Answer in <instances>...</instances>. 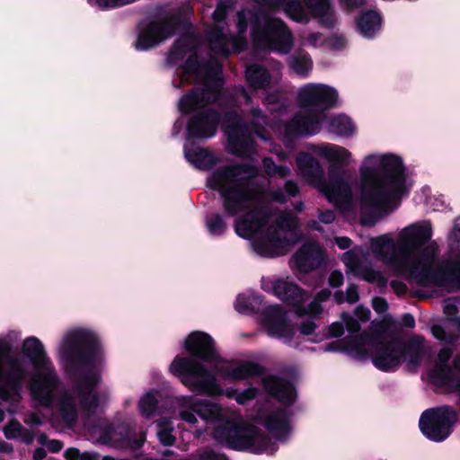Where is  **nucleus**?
Here are the masks:
<instances>
[{"label":"nucleus","instance_id":"nucleus-53","mask_svg":"<svg viewBox=\"0 0 460 460\" xmlns=\"http://www.w3.org/2000/svg\"><path fill=\"white\" fill-rule=\"evenodd\" d=\"M62 447V443L56 439L49 441V443L48 444V448L54 453L60 451Z\"/></svg>","mask_w":460,"mask_h":460},{"label":"nucleus","instance_id":"nucleus-54","mask_svg":"<svg viewBox=\"0 0 460 460\" xmlns=\"http://www.w3.org/2000/svg\"><path fill=\"white\" fill-rule=\"evenodd\" d=\"M13 450V446L4 440H0V452L12 453Z\"/></svg>","mask_w":460,"mask_h":460},{"label":"nucleus","instance_id":"nucleus-57","mask_svg":"<svg viewBox=\"0 0 460 460\" xmlns=\"http://www.w3.org/2000/svg\"><path fill=\"white\" fill-rule=\"evenodd\" d=\"M334 299L338 304H342L344 301H346V295L344 296L341 291H337L334 294Z\"/></svg>","mask_w":460,"mask_h":460},{"label":"nucleus","instance_id":"nucleus-55","mask_svg":"<svg viewBox=\"0 0 460 460\" xmlns=\"http://www.w3.org/2000/svg\"><path fill=\"white\" fill-rule=\"evenodd\" d=\"M97 454L90 453V452H84L81 453L79 460H97Z\"/></svg>","mask_w":460,"mask_h":460},{"label":"nucleus","instance_id":"nucleus-40","mask_svg":"<svg viewBox=\"0 0 460 460\" xmlns=\"http://www.w3.org/2000/svg\"><path fill=\"white\" fill-rule=\"evenodd\" d=\"M300 39L302 45L311 46L314 48L323 46L326 41L323 35L320 32H309L307 34H302Z\"/></svg>","mask_w":460,"mask_h":460},{"label":"nucleus","instance_id":"nucleus-63","mask_svg":"<svg viewBox=\"0 0 460 460\" xmlns=\"http://www.w3.org/2000/svg\"><path fill=\"white\" fill-rule=\"evenodd\" d=\"M275 66H276V69H277L278 71H279V70H280V69L282 68L281 64H280V63H279V62H277V63L275 64Z\"/></svg>","mask_w":460,"mask_h":460},{"label":"nucleus","instance_id":"nucleus-56","mask_svg":"<svg viewBox=\"0 0 460 460\" xmlns=\"http://www.w3.org/2000/svg\"><path fill=\"white\" fill-rule=\"evenodd\" d=\"M46 456V451L44 448L39 447L35 450L33 454L34 460H42Z\"/></svg>","mask_w":460,"mask_h":460},{"label":"nucleus","instance_id":"nucleus-3","mask_svg":"<svg viewBox=\"0 0 460 460\" xmlns=\"http://www.w3.org/2000/svg\"><path fill=\"white\" fill-rule=\"evenodd\" d=\"M22 350L34 368L28 383L34 406L52 410L68 428L76 423L78 402L88 415L100 410L102 402L95 386L101 380L103 351L94 332L84 328H74L67 331L61 341L58 348L60 362L82 367L77 384L71 389L62 385L53 363L38 338L32 336L25 339Z\"/></svg>","mask_w":460,"mask_h":460},{"label":"nucleus","instance_id":"nucleus-11","mask_svg":"<svg viewBox=\"0 0 460 460\" xmlns=\"http://www.w3.org/2000/svg\"><path fill=\"white\" fill-rule=\"evenodd\" d=\"M351 357L363 360L371 358L374 366L384 372L398 369L403 358V341H385L380 336L363 333L354 337L344 348Z\"/></svg>","mask_w":460,"mask_h":460},{"label":"nucleus","instance_id":"nucleus-9","mask_svg":"<svg viewBox=\"0 0 460 460\" xmlns=\"http://www.w3.org/2000/svg\"><path fill=\"white\" fill-rule=\"evenodd\" d=\"M330 296L329 289L321 290L315 299L305 307L306 315L296 323L297 328L288 323L287 312L278 304L263 307L259 323L269 336L279 339L290 347L299 348L303 341H314L309 338L316 328L314 318L323 311L320 303L328 299Z\"/></svg>","mask_w":460,"mask_h":460},{"label":"nucleus","instance_id":"nucleus-43","mask_svg":"<svg viewBox=\"0 0 460 460\" xmlns=\"http://www.w3.org/2000/svg\"><path fill=\"white\" fill-rule=\"evenodd\" d=\"M372 306L377 314H384L388 309V304L383 297H374L372 300Z\"/></svg>","mask_w":460,"mask_h":460},{"label":"nucleus","instance_id":"nucleus-35","mask_svg":"<svg viewBox=\"0 0 460 460\" xmlns=\"http://www.w3.org/2000/svg\"><path fill=\"white\" fill-rule=\"evenodd\" d=\"M157 437L161 444L164 446H171L175 441V437L172 435L173 425L172 420L163 418L157 421Z\"/></svg>","mask_w":460,"mask_h":460},{"label":"nucleus","instance_id":"nucleus-64","mask_svg":"<svg viewBox=\"0 0 460 460\" xmlns=\"http://www.w3.org/2000/svg\"><path fill=\"white\" fill-rule=\"evenodd\" d=\"M323 237L326 240L328 239V236L326 234H323Z\"/></svg>","mask_w":460,"mask_h":460},{"label":"nucleus","instance_id":"nucleus-25","mask_svg":"<svg viewBox=\"0 0 460 460\" xmlns=\"http://www.w3.org/2000/svg\"><path fill=\"white\" fill-rule=\"evenodd\" d=\"M403 358L409 367L416 368L427 351L425 340L420 336H413L407 343L403 342Z\"/></svg>","mask_w":460,"mask_h":460},{"label":"nucleus","instance_id":"nucleus-4","mask_svg":"<svg viewBox=\"0 0 460 460\" xmlns=\"http://www.w3.org/2000/svg\"><path fill=\"white\" fill-rule=\"evenodd\" d=\"M429 222L413 223L402 228L396 240L391 234L369 238V252L394 274L404 277L424 288H440L447 291L460 290V217L455 220L448 234L450 254L436 266L437 249L422 244L431 238Z\"/></svg>","mask_w":460,"mask_h":460},{"label":"nucleus","instance_id":"nucleus-47","mask_svg":"<svg viewBox=\"0 0 460 460\" xmlns=\"http://www.w3.org/2000/svg\"><path fill=\"white\" fill-rule=\"evenodd\" d=\"M358 300V287L354 284L349 285L346 290V301L355 303Z\"/></svg>","mask_w":460,"mask_h":460},{"label":"nucleus","instance_id":"nucleus-12","mask_svg":"<svg viewBox=\"0 0 460 460\" xmlns=\"http://www.w3.org/2000/svg\"><path fill=\"white\" fill-rule=\"evenodd\" d=\"M8 350L6 341L0 337V399L17 404L22 399L28 369L22 358L6 355Z\"/></svg>","mask_w":460,"mask_h":460},{"label":"nucleus","instance_id":"nucleus-60","mask_svg":"<svg viewBox=\"0 0 460 460\" xmlns=\"http://www.w3.org/2000/svg\"><path fill=\"white\" fill-rule=\"evenodd\" d=\"M451 323L460 332V318H456L451 321Z\"/></svg>","mask_w":460,"mask_h":460},{"label":"nucleus","instance_id":"nucleus-27","mask_svg":"<svg viewBox=\"0 0 460 460\" xmlns=\"http://www.w3.org/2000/svg\"><path fill=\"white\" fill-rule=\"evenodd\" d=\"M196 45L197 39L195 36L185 35L181 37L171 49L167 57V62L171 65H176L189 52H191L196 48Z\"/></svg>","mask_w":460,"mask_h":460},{"label":"nucleus","instance_id":"nucleus-44","mask_svg":"<svg viewBox=\"0 0 460 460\" xmlns=\"http://www.w3.org/2000/svg\"><path fill=\"white\" fill-rule=\"evenodd\" d=\"M343 274L340 270H333L329 277V284L332 288H338L343 284Z\"/></svg>","mask_w":460,"mask_h":460},{"label":"nucleus","instance_id":"nucleus-39","mask_svg":"<svg viewBox=\"0 0 460 460\" xmlns=\"http://www.w3.org/2000/svg\"><path fill=\"white\" fill-rule=\"evenodd\" d=\"M335 214L332 210H324L320 211L318 213V220H309L306 224L307 228L310 230L318 231L320 233L323 232V227L321 226L322 224L330 225L334 222L335 220Z\"/></svg>","mask_w":460,"mask_h":460},{"label":"nucleus","instance_id":"nucleus-45","mask_svg":"<svg viewBox=\"0 0 460 460\" xmlns=\"http://www.w3.org/2000/svg\"><path fill=\"white\" fill-rule=\"evenodd\" d=\"M444 313L447 315H455L457 313L456 300L448 298L444 301Z\"/></svg>","mask_w":460,"mask_h":460},{"label":"nucleus","instance_id":"nucleus-51","mask_svg":"<svg viewBox=\"0 0 460 460\" xmlns=\"http://www.w3.org/2000/svg\"><path fill=\"white\" fill-rule=\"evenodd\" d=\"M349 9L358 8L364 4L365 0H342Z\"/></svg>","mask_w":460,"mask_h":460},{"label":"nucleus","instance_id":"nucleus-13","mask_svg":"<svg viewBox=\"0 0 460 460\" xmlns=\"http://www.w3.org/2000/svg\"><path fill=\"white\" fill-rule=\"evenodd\" d=\"M181 20L179 12L174 9L159 10L150 22L141 24L135 42L136 49H150L172 37Z\"/></svg>","mask_w":460,"mask_h":460},{"label":"nucleus","instance_id":"nucleus-38","mask_svg":"<svg viewBox=\"0 0 460 460\" xmlns=\"http://www.w3.org/2000/svg\"><path fill=\"white\" fill-rule=\"evenodd\" d=\"M262 165L266 174L270 177L279 176V178H285L288 176L291 172L289 167L277 165L270 157H266L262 160Z\"/></svg>","mask_w":460,"mask_h":460},{"label":"nucleus","instance_id":"nucleus-48","mask_svg":"<svg viewBox=\"0 0 460 460\" xmlns=\"http://www.w3.org/2000/svg\"><path fill=\"white\" fill-rule=\"evenodd\" d=\"M344 328H346V323L343 320L341 323H333L330 326V335L333 337H340L343 334Z\"/></svg>","mask_w":460,"mask_h":460},{"label":"nucleus","instance_id":"nucleus-10","mask_svg":"<svg viewBox=\"0 0 460 460\" xmlns=\"http://www.w3.org/2000/svg\"><path fill=\"white\" fill-rule=\"evenodd\" d=\"M170 371L192 392L209 396L225 394L229 399H234L240 405L247 404L255 399L259 393V390L252 386L243 391L234 388L224 390L212 373L206 370L198 361L190 358H174L170 365Z\"/></svg>","mask_w":460,"mask_h":460},{"label":"nucleus","instance_id":"nucleus-49","mask_svg":"<svg viewBox=\"0 0 460 460\" xmlns=\"http://www.w3.org/2000/svg\"><path fill=\"white\" fill-rule=\"evenodd\" d=\"M334 241L341 250L349 249L352 244V241L347 236L335 237Z\"/></svg>","mask_w":460,"mask_h":460},{"label":"nucleus","instance_id":"nucleus-5","mask_svg":"<svg viewBox=\"0 0 460 460\" xmlns=\"http://www.w3.org/2000/svg\"><path fill=\"white\" fill-rule=\"evenodd\" d=\"M412 186L402 158L393 153H376L367 155L359 166L358 205L362 213H369L374 224L397 209L402 199Z\"/></svg>","mask_w":460,"mask_h":460},{"label":"nucleus","instance_id":"nucleus-37","mask_svg":"<svg viewBox=\"0 0 460 460\" xmlns=\"http://www.w3.org/2000/svg\"><path fill=\"white\" fill-rule=\"evenodd\" d=\"M4 433L9 439L22 438L27 444L31 443L33 440V437L31 434L25 435V429L21 423L13 420L4 427Z\"/></svg>","mask_w":460,"mask_h":460},{"label":"nucleus","instance_id":"nucleus-50","mask_svg":"<svg viewBox=\"0 0 460 460\" xmlns=\"http://www.w3.org/2000/svg\"><path fill=\"white\" fill-rule=\"evenodd\" d=\"M65 455L68 460H79L81 453L76 448H68Z\"/></svg>","mask_w":460,"mask_h":460},{"label":"nucleus","instance_id":"nucleus-62","mask_svg":"<svg viewBox=\"0 0 460 460\" xmlns=\"http://www.w3.org/2000/svg\"><path fill=\"white\" fill-rule=\"evenodd\" d=\"M4 419V411L0 409V422H2Z\"/></svg>","mask_w":460,"mask_h":460},{"label":"nucleus","instance_id":"nucleus-19","mask_svg":"<svg viewBox=\"0 0 460 460\" xmlns=\"http://www.w3.org/2000/svg\"><path fill=\"white\" fill-rule=\"evenodd\" d=\"M291 413L287 409L269 410L266 407H259L252 419L265 427L278 440L285 441L290 432Z\"/></svg>","mask_w":460,"mask_h":460},{"label":"nucleus","instance_id":"nucleus-16","mask_svg":"<svg viewBox=\"0 0 460 460\" xmlns=\"http://www.w3.org/2000/svg\"><path fill=\"white\" fill-rule=\"evenodd\" d=\"M367 252L362 246L356 245L352 249L345 252L341 260L346 267L347 272L353 274L355 277L363 280L375 284L378 288H385L387 279L383 272L367 261Z\"/></svg>","mask_w":460,"mask_h":460},{"label":"nucleus","instance_id":"nucleus-46","mask_svg":"<svg viewBox=\"0 0 460 460\" xmlns=\"http://www.w3.org/2000/svg\"><path fill=\"white\" fill-rule=\"evenodd\" d=\"M390 287L397 296L405 295L408 290L407 286L400 280H392L390 282Z\"/></svg>","mask_w":460,"mask_h":460},{"label":"nucleus","instance_id":"nucleus-23","mask_svg":"<svg viewBox=\"0 0 460 460\" xmlns=\"http://www.w3.org/2000/svg\"><path fill=\"white\" fill-rule=\"evenodd\" d=\"M262 385L270 395L277 398L282 403L291 404L296 399V392L293 385L276 376L270 375L264 376L262 378Z\"/></svg>","mask_w":460,"mask_h":460},{"label":"nucleus","instance_id":"nucleus-15","mask_svg":"<svg viewBox=\"0 0 460 460\" xmlns=\"http://www.w3.org/2000/svg\"><path fill=\"white\" fill-rule=\"evenodd\" d=\"M452 355V347L442 348L438 354L435 366L429 372V377L436 386L450 392H460V356H456L450 366L448 361Z\"/></svg>","mask_w":460,"mask_h":460},{"label":"nucleus","instance_id":"nucleus-7","mask_svg":"<svg viewBox=\"0 0 460 460\" xmlns=\"http://www.w3.org/2000/svg\"><path fill=\"white\" fill-rule=\"evenodd\" d=\"M310 150L331 163L327 179L321 164L307 153H299L296 156L298 174L323 192L331 203L345 209L352 202V193L348 172L342 166L350 163L351 153L333 144L314 145Z\"/></svg>","mask_w":460,"mask_h":460},{"label":"nucleus","instance_id":"nucleus-20","mask_svg":"<svg viewBox=\"0 0 460 460\" xmlns=\"http://www.w3.org/2000/svg\"><path fill=\"white\" fill-rule=\"evenodd\" d=\"M184 348L190 354L196 357L189 358L198 361L206 370L207 368L198 358L204 362H211L212 369H214L215 364L221 359L216 351L212 338L205 332L190 333L184 341ZM176 358L181 357L177 356ZM208 371L209 370L208 369Z\"/></svg>","mask_w":460,"mask_h":460},{"label":"nucleus","instance_id":"nucleus-21","mask_svg":"<svg viewBox=\"0 0 460 460\" xmlns=\"http://www.w3.org/2000/svg\"><path fill=\"white\" fill-rule=\"evenodd\" d=\"M216 377L217 376L224 380L241 381L261 376L263 368L259 364L252 361H242L235 365L226 362L223 359L217 361L213 371H209Z\"/></svg>","mask_w":460,"mask_h":460},{"label":"nucleus","instance_id":"nucleus-17","mask_svg":"<svg viewBox=\"0 0 460 460\" xmlns=\"http://www.w3.org/2000/svg\"><path fill=\"white\" fill-rule=\"evenodd\" d=\"M261 288L268 293L273 294L280 300L293 305L296 309L295 313L298 318V322L305 317L306 310L301 304L306 300V294L288 279H278L275 277L262 278Z\"/></svg>","mask_w":460,"mask_h":460},{"label":"nucleus","instance_id":"nucleus-42","mask_svg":"<svg viewBox=\"0 0 460 460\" xmlns=\"http://www.w3.org/2000/svg\"><path fill=\"white\" fill-rule=\"evenodd\" d=\"M346 39L339 35H333L327 41L328 46L334 50L342 49L346 46Z\"/></svg>","mask_w":460,"mask_h":460},{"label":"nucleus","instance_id":"nucleus-59","mask_svg":"<svg viewBox=\"0 0 460 460\" xmlns=\"http://www.w3.org/2000/svg\"><path fill=\"white\" fill-rule=\"evenodd\" d=\"M293 207L296 211L301 212L305 208V204L303 201H296L293 204Z\"/></svg>","mask_w":460,"mask_h":460},{"label":"nucleus","instance_id":"nucleus-52","mask_svg":"<svg viewBox=\"0 0 460 460\" xmlns=\"http://www.w3.org/2000/svg\"><path fill=\"white\" fill-rule=\"evenodd\" d=\"M402 324L408 328H413L415 325L414 317L410 314H405L402 316Z\"/></svg>","mask_w":460,"mask_h":460},{"label":"nucleus","instance_id":"nucleus-28","mask_svg":"<svg viewBox=\"0 0 460 460\" xmlns=\"http://www.w3.org/2000/svg\"><path fill=\"white\" fill-rule=\"evenodd\" d=\"M381 22V17L376 12L368 11L358 17L357 27L363 37L370 39L380 30Z\"/></svg>","mask_w":460,"mask_h":460},{"label":"nucleus","instance_id":"nucleus-1","mask_svg":"<svg viewBox=\"0 0 460 460\" xmlns=\"http://www.w3.org/2000/svg\"><path fill=\"white\" fill-rule=\"evenodd\" d=\"M258 11L243 10L237 13L235 36H228L221 26L227 11L232 8L231 1H221L212 17L214 26L208 31V40L211 57L206 64L198 61L196 51L189 56L172 78L174 88H181L194 84L195 87L183 95L178 102L182 114H190L187 131L190 137L207 139L215 136L219 121L227 137L228 151L242 158H252L256 154V145L252 132L266 141L263 133L268 119L259 108L236 113L241 100L250 104L252 98L243 87L236 95L222 91V66L217 57H227L233 52L241 51L246 46V30L251 27V36L254 44L263 49L280 54H288L293 47V34L285 22L273 18L269 11L281 9L293 21L301 23L309 22V14L304 5L291 0H253ZM314 17L327 28L336 22L335 14L329 0H305Z\"/></svg>","mask_w":460,"mask_h":460},{"label":"nucleus","instance_id":"nucleus-30","mask_svg":"<svg viewBox=\"0 0 460 460\" xmlns=\"http://www.w3.org/2000/svg\"><path fill=\"white\" fill-rule=\"evenodd\" d=\"M355 319L348 314H342L341 320L346 323L347 331L351 333H357L360 329V323H366L370 319L371 312L367 307L359 305L355 310Z\"/></svg>","mask_w":460,"mask_h":460},{"label":"nucleus","instance_id":"nucleus-32","mask_svg":"<svg viewBox=\"0 0 460 460\" xmlns=\"http://www.w3.org/2000/svg\"><path fill=\"white\" fill-rule=\"evenodd\" d=\"M325 119L328 121L330 130L339 136L349 137L354 131L353 123L350 119L345 115H337L331 118L326 117L323 121Z\"/></svg>","mask_w":460,"mask_h":460},{"label":"nucleus","instance_id":"nucleus-22","mask_svg":"<svg viewBox=\"0 0 460 460\" xmlns=\"http://www.w3.org/2000/svg\"><path fill=\"white\" fill-rule=\"evenodd\" d=\"M323 261V248L316 243H306L294 253L290 265L299 272L307 273L319 268Z\"/></svg>","mask_w":460,"mask_h":460},{"label":"nucleus","instance_id":"nucleus-36","mask_svg":"<svg viewBox=\"0 0 460 460\" xmlns=\"http://www.w3.org/2000/svg\"><path fill=\"white\" fill-rule=\"evenodd\" d=\"M205 225L208 232L212 236H221L227 229L226 223L218 213L208 216L205 219Z\"/></svg>","mask_w":460,"mask_h":460},{"label":"nucleus","instance_id":"nucleus-31","mask_svg":"<svg viewBox=\"0 0 460 460\" xmlns=\"http://www.w3.org/2000/svg\"><path fill=\"white\" fill-rule=\"evenodd\" d=\"M289 68L301 77H307L313 69V61L307 54L294 55L288 61Z\"/></svg>","mask_w":460,"mask_h":460},{"label":"nucleus","instance_id":"nucleus-6","mask_svg":"<svg viewBox=\"0 0 460 460\" xmlns=\"http://www.w3.org/2000/svg\"><path fill=\"white\" fill-rule=\"evenodd\" d=\"M179 402L181 420L196 424L199 417L207 424L215 425L214 438L229 448L267 455H273L278 450L276 443L270 442L257 427L242 419L235 422L236 416L214 401L182 396Z\"/></svg>","mask_w":460,"mask_h":460},{"label":"nucleus","instance_id":"nucleus-29","mask_svg":"<svg viewBox=\"0 0 460 460\" xmlns=\"http://www.w3.org/2000/svg\"><path fill=\"white\" fill-rule=\"evenodd\" d=\"M261 304V296L250 290L246 293L240 294L236 297L234 308L239 313L247 314L254 312L255 310H259Z\"/></svg>","mask_w":460,"mask_h":460},{"label":"nucleus","instance_id":"nucleus-18","mask_svg":"<svg viewBox=\"0 0 460 460\" xmlns=\"http://www.w3.org/2000/svg\"><path fill=\"white\" fill-rule=\"evenodd\" d=\"M92 435L102 444L115 448H139L145 441V434L133 438L130 428L127 424L107 426L106 421L100 420L98 425L93 427Z\"/></svg>","mask_w":460,"mask_h":460},{"label":"nucleus","instance_id":"nucleus-61","mask_svg":"<svg viewBox=\"0 0 460 460\" xmlns=\"http://www.w3.org/2000/svg\"><path fill=\"white\" fill-rule=\"evenodd\" d=\"M339 349L334 347L332 343H330L328 344L326 347H325V350L326 351H336L338 350Z\"/></svg>","mask_w":460,"mask_h":460},{"label":"nucleus","instance_id":"nucleus-41","mask_svg":"<svg viewBox=\"0 0 460 460\" xmlns=\"http://www.w3.org/2000/svg\"><path fill=\"white\" fill-rule=\"evenodd\" d=\"M433 336L441 341H445L448 344H453L456 339V336L452 333H447L445 329L440 325H433L431 328Z\"/></svg>","mask_w":460,"mask_h":460},{"label":"nucleus","instance_id":"nucleus-8","mask_svg":"<svg viewBox=\"0 0 460 460\" xmlns=\"http://www.w3.org/2000/svg\"><path fill=\"white\" fill-rule=\"evenodd\" d=\"M296 100L298 106L303 110L298 111L288 123L280 125L279 122L270 124L274 130L283 135L287 147H290L293 137L315 135L320 131L321 125L326 115L323 110L334 106L338 101V92L335 88L316 83H308L297 90Z\"/></svg>","mask_w":460,"mask_h":460},{"label":"nucleus","instance_id":"nucleus-58","mask_svg":"<svg viewBox=\"0 0 460 460\" xmlns=\"http://www.w3.org/2000/svg\"><path fill=\"white\" fill-rule=\"evenodd\" d=\"M271 152L277 155L281 160H285L288 157L286 152L279 151L277 148L272 149Z\"/></svg>","mask_w":460,"mask_h":460},{"label":"nucleus","instance_id":"nucleus-2","mask_svg":"<svg viewBox=\"0 0 460 460\" xmlns=\"http://www.w3.org/2000/svg\"><path fill=\"white\" fill-rule=\"evenodd\" d=\"M257 165L239 163L214 171L207 185L217 190L225 213L238 217L234 231L240 237L250 239L253 251L262 257L274 258L286 254L301 238L299 220L291 211L273 210L269 200L285 203L288 197L299 192L294 181H287L284 189L266 192L255 178Z\"/></svg>","mask_w":460,"mask_h":460},{"label":"nucleus","instance_id":"nucleus-24","mask_svg":"<svg viewBox=\"0 0 460 460\" xmlns=\"http://www.w3.org/2000/svg\"><path fill=\"white\" fill-rule=\"evenodd\" d=\"M184 157L194 167L200 170H209L217 162L216 156L208 149L194 145L184 146Z\"/></svg>","mask_w":460,"mask_h":460},{"label":"nucleus","instance_id":"nucleus-34","mask_svg":"<svg viewBox=\"0 0 460 460\" xmlns=\"http://www.w3.org/2000/svg\"><path fill=\"white\" fill-rule=\"evenodd\" d=\"M279 92L268 93L263 100L264 104L269 108L274 117H283L288 111V104L284 101H280Z\"/></svg>","mask_w":460,"mask_h":460},{"label":"nucleus","instance_id":"nucleus-33","mask_svg":"<svg viewBox=\"0 0 460 460\" xmlns=\"http://www.w3.org/2000/svg\"><path fill=\"white\" fill-rule=\"evenodd\" d=\"M138 409L141 415L146 418L158 414V393L150 391L145 394L138 402Z\"/></svg>","mask_w":460,"mask_h":460},{"label":"nucleus","instance_id":"nucleus-14","mask_svg":"<svg viewBox=\"0 0 460 460\" xmlns=\"http://www.w3.org/2000/svg\"><path fill=\"white\" fill-rule=\"evenodd\" d=\"M456 412L448 406L426 410L420 419L422 434L434 442H441L449 437L456 422Z\"/></svg>","mask_w":460,"mask_h":460},{"label":"nucleus","instance_id":"nucleus-26","mask_svg":"<svg viewBox=\"0 0 460 460\" xmlns=\"http://www.w3.org/2000/svg\"><path fill=\"white\" fill-rule=\"evenodd\" d=\"M246 81L253 89H262L270 84H278L279 75H270L268 71L259 65H251L245 71Z\"/></svg>","mask_w":460,"mask_h":460}]
</instances>
